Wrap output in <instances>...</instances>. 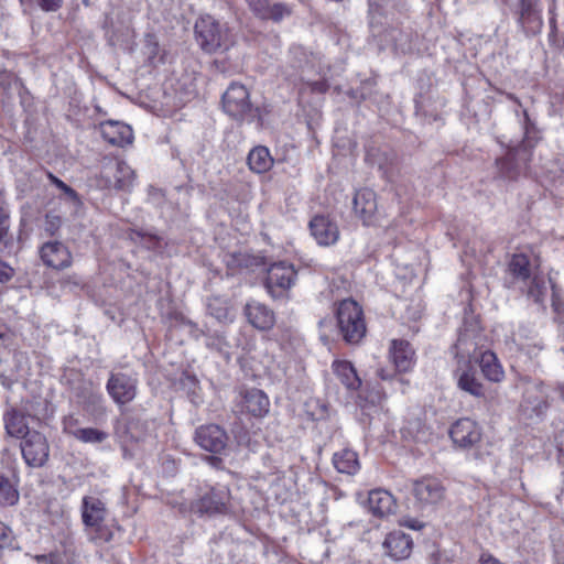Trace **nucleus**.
I'll list each match as a JSON object with an SVG mask.
<instances>
[{
    "label": "nucleus",
    "instance_id": "dca6fc26",
    "mask_svg": "<svg viewBox=\"0 0 564 564\" xmlns=\"http://www.w3.org/2000/svg\"><path fill=\"white\" fill-rule=\"evenodd\" d=\"M371 32L375 36L380 37V41L390 45L395 52L405 53L411 48V34L403 30L391 26L384 30H379V22L375 17L370 19Z\"/></svg>",
    "mask_w": 564,
    "mask_h": 564
},
{
    "label": "nucleus",
    "instance_id": "69168bd1",
    "mask_svg": "<svg viewBox=\"0 0 564 564\" xmlns=\"http://www.w3.org/2000/svg\"><path fill=\"white\" fill-rule=\"evenodd\" d=\"M404 525L413 530H421L422 528H424V523L416 519L405 520Z\"/></svg>",
    "mask_w": 564,
    "mask_h": 564
},
{
    "label": "nucleus",
    "instance_id": "39448f33",
    "mask_svg": "<svg viewBox=\"0 0 564 564\" xmlns=\"http://www.w3.org/2000/svg\"><path fill=\"white\" fill-rule=\"evenodd\" d=\"M80 511L84 525L94 529V534L90 536L93 541L108 542L112 539V532L104 528L107 509L101 499L85 496L82 500Z\"/></svg>",
    "mask_w": 564,
    "mask_h": 564
},
{
    "label": "nucleus",
    "instance_id": "423d86ee",
    "mask_svg": "<svg viewBox=\"0 0 564 564\" xmlns=\"http://www.w3.org/2000/svg\"><path fill=\"white\" fill-rule=\"evenodd\" d=\"M139 379L134 372H109L106 390L111 400L119 406L131 403L138 394Z\"/></svg>",
    "mask_w": 564,
    "mask_h": 564
},
{
    "label": "nucleus",
    "instance_id": "8fccbe9b",
    "mask_svg": "<svg viewBox=\"0 0 564 564\" xmlns=\"http://www.w3.org/2000/svg\"><path fill=\"white\" fill-rule=\"evenodd\" d=\"M129 238L133 241L138 239H147L150 242V247H158L160 243V237L153 232H148L142 229H131L129 232Z\"/></svg>",
    "mask_w": 564,
    "mask_h": 564
},
{
    "label": "nucleus",
    "instance_id": "2f4dec72",
    "mask_svg": "<svg viewBox=\"0 0 564 564\" xmlns=\"http://www.w3.org/2000/svg\"><path fill=\"white\" fill-rule=\"evenodd\" d=\"M333 465L338 473L347 475H355L360 469L357 453L349 448L334 453Z\"/></svg>",
    "mask_w": 564,
    "mask_h": 564
},
{
    "label": "nucleus",
    "instance_id": "37998d69",
    "mask_svg": "<svg viewBox=\"0 0 564 564\" xmlns=\"http://www.w3.org/2000/svg\"><path fill=\"white\" fill-rule=\"evenodd\" d=\"M519 289L525 292L527 296L535 303H542L546 293V282L544 278L533 275L527 285H521Z\"/></svg>",
    "mask_w": 564,
    "mask_h": 564
},
{
    "label": "nucleus",
    "instance_id": "a19ab883",
    "mask_svg": "<svg viewBox=\"0 0 564 564\" xmlns=\"http://www.w3.org/2000/svg\"><path fill=\"white\" fill-rule=\"evenodd\" d=\"M540 0H519V22L522 24L541 22Z\"/></svg>",
    "mask_w": 564,
    "mask_h": 564
},
{
    "label": "nucleus",
    "instance_id": "cd10ccee",
    "mask_svg": "<svg viewBox=\"0 0 564 564\" xmlns=\"http://www.w3.org/2000/svg\"><path fill=\"white\" fill-rule=\"evenodd\" d=\"M3 423L7 434L11 437L21 438V441L32 432L28 426L24 414L15 408H10L4 412Z\"/></svg>",
    "mask_w": 564,
    "mask_h": 564
},
{
    "label": "nucleus",
    "instance_id": "9b49d317",
    "mask_svg": "<svg viewBox=\"0 0 564 564\" xmlns=\"http://www.w3.org/2000/svg\"><path fill=\"white\" fill-rule=\"evenodd\" d=\"M230 491L226 486L212 487L194 505L200 516L225 514L228 511Z\"/></svg>",
    "mask_w": 564,
    "mask_h": 564
},
{
    "label": "nucleus",
    "instance_id": "6e6552de",
    "mask_svg": "<svg viewBox=\"0 0 564 564\" xmlns=\"http://www.w3.org/2000/svg\"><path fill=\"white\" fill-rule=\"evenodd\" d=\"M135 173L124 161H118L105 166L97 178V185L101 188L117 191H130L133 186Z\"/></svg>",
    "mask_w": 564,
    "mask_h": 564
},
{
    "label": "nucleus",
    "instance_id": "2eb2a0df",
    "mask_svg": "<svg viewBox=\"0 0 564 564\" xmlns=\"http://www.w3.org/2000/svg\"><path fill=\"white\" fill-rule=\"evenodd\" d=\"M449 436L454 444L462 448H470L481 440L478 424L470 419L457 420L449 429Z\"/></svg>",
    "mask_w": 564,
    "mask_h": 564
},
{
    "label": "nucleus",
    "instance_id": "f257e3e1",
    "mask_svg": "<svg viewBox=\"0 0 564 564\" xmlns=\"http://www.w3.org/2000/svg\"><path fill=\"white\" fill-rule=\"evenodd\" d=\"M194 33L197 45L206 54L226 53L236 44V36L228 24L209 14L196 20Z\"/></svg>",
    "mask_w": 564,
    "mask_h": 564
},
{
    "label": "nucleus",
    "instance_id": "a878e982",
    "mask_svg": "<svg viewBox=\"0 0 564 564\" xmlns=\"http://www.w3.org/2000/svg\"><path fill=\"white\" fill-rule=\"evenodd\" d=\"M412 545L410 535L401 531L389 533L383 542L388 555L397 561L408 558L412 552Z\"/></svg>",
    "mask_w": 564,
    "mask_h": 564
},
{
    "label": "nucleus",
    "instance_id": "393cba45",
    "mask_svg": "<svg viewBox=\"0 0 564 564\" xmlns=\"http://www.w3.org/2000/svg\"><path fill=\"white\" fill-rule=\"evenodd\" d=\"M389 352L398 372H408L413 368L415 351L409 341L393 339Z\"/></svg>",
    "mask_w": 564,
    "mask_h": 564
},
{
    "label": "nucleus",
    "instance_id": "1a4fd4ad",
    "mask_svg": "<svg viewBox=\"0 0 564 564\" xmlns=\"http://www.w3.org/2000/svg\"><path fill=\"white\" fill-rule=\"evenodd\" d=\"M24 463L31 468L43 467L50 457V445L44 434L32 431L20 443Z\"/></svg>",
    "mask_w": 564,
    "mask_h": 564
},
{
    "label": "nucleus",
    "instance_id": "ea45409f",
    "mask_svg": "<svg viewBox=\"0 0 564 564\" xmlns=\"http://www.w3.org/2000/svg\"><path fill=\"white\" fill-rule=\"evenodd\" d=\"M83 409L95 415H102L106 412L105 399L101 393L93 390L84 391L82 394Z\"/></svg>",
    "mask_w": 564,
    "mask_h": 564
},
{
    "label": "nucleus",
    "instance_id": "49530a36",
    "mask_svg": "<svg viewBox=\"0 0 564 564\" xmlns=\"http://www.w3.org/2000/svg\"><path fill=\"white\" fill-rule=\"evenodd\" d=\"M265 11L267 13L261 14L260 19L272 20L274 22H279L284 17L291 14V10L283 3L270 4V2H268Z\"/></svg>",
    "mask_w": 564,
    "mask_h": 564
},
{
    "label": "nucleus",
    "instance_id": "f8f14e48",
    "mask_svg": "<svg viewBox=\"0 0 564 564\" xmlns=\"http://www.w3.org/2000/svg\"><path fill=\"white\" fill-rule=\"evenodd\" d=\"M549 408L547 393L542 382H532L524 390L520 411L527 419L542 417Z\"/></svg>",
    "mask_w": 564,
    "mask_h": 564
},
{
    "label": "nucleus",
    "instance_id": "052dcab7",
    "mask_svg": "<svg viewBox=\"0 0 564 564\" xmlns=\"http://www.w3.org/2000/svg\"><path fill=\"white\" fill-rule=\"evenodd\" d=\"M322 74L324 75V77L319 80L310 82V78L305 80V82H307L312 91H314V93L323 94V93H326L329 88V85L325 78V74L323 72H322Z\"/></svg>",
    "mask_w": 564,
    "mask_h": 564
},
{
    "label": "nucleus",
    "instance_id": "774afa93",
    "mask_svg": "<svg viewBox=\"0 0 564 564\" xmlns=\"http://www.w3.org/2000/svg\"><path fill=\"white\" fill-rule=\"evenodd\" d=\"M557 448H558L561 458L564 462V431H562L560 436H558Z\"/></svg>",
    "mask_w": 564,
    "mask_h": 564
},
{
    "label": "nucleus",
    "instance_id": "412c9836",
    "mask_svg": "<svg viewBox=\"0 0 564 564\" xmlns=\"http://www.w3.org/2000/svg\"><path fill=\"white\" fill-rule=\"evenodd\" d=\"M412 491L416 500L423 505L437 503L444 497V487L438 479L433 477L415 480Z\"/></svg>",
    "mask_w": 564,
    "mask_h": 564
},
{
    "label": "nucleus",
    "instance_id": "680f3d73",
    "mask_svg": "<svg viewBox=\"0 0 564 564\" xmlns=\"http://www.w3.org/2000/svg\"><path fill=\"white\" fill-rule=\"evenodd\" d=\"M14 275V270L7 263L0 261V283L10 281Z\"/></svg>",
    "mask_w": 564,
    "mask_h": 564
},
{
    "label": "nucleus",
    "instance_id": "3c124183",
    "mask_svg": "<svg viewBox=\"0 0 564 564\" xmlns=\"http://www.w3.org/2000/svg\"><path fill=\"white\" fill-rule=\"evenodd\" d=\"M415 113L429 119L430 121H436L440 119L438 112L427 109L426 100L424 98L415 99Z\"/></svg>",
    "mask_w": 564,
    "mask_h": 564
},
{
    "label": "nucleus",
    "instance_id": "5fc2aeb1",
    "mask_svg": "<svg viewBox=\"0 0 564 564\" xmlns=\"http://www.w3.org/2000/svg\"><path fill=\"white\" fill-rule=\"evenodd\" d=\"M36 6L45 12H55L63 6V0H34Z\"/></svg>",
    "mask_w": 564,
    "mask_h": 564
},
{
    "label": "nucleus",
    "instance_id": "58836bf2",
    "mask_svg": "<svg viewBox=\"0 0 564 564\" xmlns=\"http://www.w3.org/2000/svg\"><path fill=\"white\" fill-rule=\"evenodd\" d=\"M9 214L0 207V256H9L14 252L15 242L11 236H9Z\"/></svg>",
    "mask_w": 564,
    "mask_h": 564
},
{
    "label": "nucleus",
    "instance_id": "0eeeda50",
    "mask_svg": "<svg viewBox=\"0 0 564 564\" xmlns=\"http://www.w3.org/2000/svg\"><path fill=\"white\" fill-rule=\"evenodd\" d=\"M224 111L235 120H245L252 117V105L248 89L239 83H231L223 94Z\"/></svg>",
    "mask_w": 564,
    "mask_h": 564
},
{
    "label": "nucleus",
    "instance_id": "ddd939ff",
    "mask_svg": "<svg viewBox=\"0 0 564 564\" xmlns=\"http://www.w3.org/2000/svg\"><path fill=\"white\" fill-rule=\"evenodd\" d=\"M289 64L301 80L308 79L313 74L321 75L323 70L321 57L300 45L290 48Z\"/></svg>",
    "mask_w": 564,
    "mask_h": 564
},
{
    "label": "nucleus",
    "instance_id": "72a5a7b5",
    "mask_svg": "<svg viewBox=\"0 0 564 564\" xmlns=\"http://www.w3.org/2000/svg\"><path fill=\"white\" fill-rule=\"evenodd\" d=\"M247 163L252 172L261 174L272 167L273 159L267 147L258 145L249 152Z\"/></svg>",
    "mask_w": 564,
    "mask_h": 564
},
{
    "label": "nucleus",
    "instance_id": "5701e85b",
    "mask_svg": "<svg viewBox=\"0 0 564 564\" xmlns=\"http://www.w3.org/2000/svg\"><path fill=\"white\" fill-rule=\"evenodd\" d=\"M102 138L116 147H124L133 141L132 128L121 121L108 120L100 123Z\"/></svg>",
    "mask_w": 564,
    "mask_h": 564
},
{
    "label": "nucleus",
    "instance_id": "4c0bfd02",
    "mask_svg": "<svg viewBox=\"0 0 564 564\" xmlns=\"http://www.w3.org/2000/svg\"><path fill=\"white\" fill-rule=\"evenodd\" d=\"M207 313L219 323L232 322L229 302L221 296H212L208 299Z\"/></svg>",
    "mask_w": 564,
    "mask_h": 564
},
{
    "label": "nucleus",
    "instance_id": "79ce46f5",
    "mask_svg": "<svg viewBox=\"0 0 564 564\" xmlns=\"http://www.w3.org/2000/svg\"><path fill=\"white\" fill-rule=\"evenodd\" d=\"M263 264V258L246 252H235L227 257V265L230 269H251Z\"/></svg>",
    "mask_w": 564,
    "mask_h": 564
},
{
    "label": "nucleus",
    "instance_id": "0e129e2a",
    "mask_svg": "<svg viewBox=\"0 0 564 564\" xmlns=\"http://www.w3.org/2000/svg\"><path fill=\"white\" fill-rule=\"evenodd\" d=\"M480 564H505L499 558L495 557L492 554L488 552L481 553L479 557Z\"/></svg>",
    "mask_w": 564,
    "mask_h": 564
},
{
    "label": "nucleus",
    "instance_id": "338daca9",
    "mask_svg": "<svg viewBox=\"0 0 564 564\" xmlns=\"http://www.w3.org/2000/svg\"><path fill=\"white\" fill-rule=\"evenodd\" d=\"M378 376L382 379V380H393L395 378V373H393L392 371L390 370H386V369H380L378 370Z\"/></svg>",
    "mask_w": 564,
    "mask_h": 564
},
{
    "label": "nucleus",
    "instance_id": "6ab92c4d",
    "mask_svg": "<svg viewBox=\"0 0 564 564\" xmlns=\"http://www.w3.org/2000/svg\"><path fill=\"white\" fill-rule=\"evenodd\" d=\"M352 203L356 216L362 220L364 225H371L378 210L377 194L375 191L371 188L357 191Z\"/></svg>",
    "mask_w": 564,
    "mask_h": 564
},
{
    "label": "nucleus",
    "instance_id": "4be33fe9",
    "mask_svg": "<svg viewBox=\"0 0 564 564\" xmlns=\"http://www.w3.org/2000/svg\"><path fill=\"white\" fill-rule=\"evenodd\" d=\"M310 230L319 246L334 245L339 238L337 225L324 215H316L312 218Z\"/></svg>",
    "mask_w": 564,
    "mask_h": 564
},
{
    "label": "nucleus",
    "instance_id": "de8ad7c7",
    "mask_svg": "<svg viewBox=\"0 0 564 564\" xmlns=\"http://www.w3.org/2000/svg\"><path fill=\"white\" fill-rule=\"evenodd\" d=\"M48 178L56 187H58L73 203L79 204V195L75 189H73L70 186H68L66 183H64L62 180L53 175L52 173H48Z\"/></svg>",
    "mask_w": 564,
    "mask_h": 564
},
{
    "label": "nucleus",
    "instance_id": "13d9d810",
    "mask_svg": "<svg viewBox=\"0 0 564 564\" xmlns=\"http://www.w3.org/2000/svg\"><path fill=\"white\" fill-rule=\"evenodd\" d=\"M12 542V531L3 522H0V549L9 546Z\"/></svg>",
    "mask_w": 564,
    "mask_h": 564
},
{
    "label": "nucleus",
    "instance_id": "09e8293b",
    "mask_svg": "<svg viewBox=\"0 0 564 564\" xmlns=\"http://www.w3.org/2000/svg\"><path fill=\"white\" fill-rule=\"evenodd\" d=\"M176 321L181 325L187 326L189 328L188 333H189L191 337L194 338L195 340H198L203 336L206 338V334H208V332H205L204 329L199 328L195 322L186 318L183 315L176 316Z\"/></svg>",
    "mask_w": 564,
    "mask_h": 564
},
{
    "label": "nucleus",
    "instance_id": "f3484780",
    "mask_svg": "<svg viewBox=\"0 0 564 564\" xmlns=\"http://www.w3.org/2000/svg\"><path fill=\"white\" fill-rule=\"evenodd\" d=\"M41 259L46 267L64 270L72 265L73 258L68 248L59 241H48L41 247Z\"/></svg>",
    "mask_w": 564,
    "mask_h": 564
},
{
    "label": "nucleus",
    "instance_id": "c9c22d12",
    "mask_svg": "<svg viewBox=\"0 0 564 564\" xmlns=\"http://www.w3.org/2000/svg\"><path fill=\"white\" fill-rule=\"evenodd\" d=\"M64 552H54L50 554L35 555V560L39 564H73L76 557V549L73 542L63 543Z\"/></svg>",
    "mask_w": 564,
    "mask_h": 564
},
{
    "label": "nucleus",
    "instance_id": "a211bd4d",
    "mask_svg": "<svg viewBox=\"0 0 564 564\" xmlns=\"http://www.w3.org/2000/svg\"><path fill=\"white\" fill-rule=\"evenodd\" d=\"M239 408L241 412L248 413L254 417H263L270 408L268 395L259 389H246L240 392Z\"/></svg>",
    "mask_w": 564,
    "mask_h": 564
},
{
    "label": "nucleus",
    "instance_id": "c756f323",
    "mask_svg": "<svg viewBox=\"0 0 564 564\" xmlns=\"http://www.w3.org/2000/svg\"><path fill=\"white\" fill-rule=\"evenodd\" d=\"M480 370L484 377L491 382H500L505 378V371L499 362L497 356L490 351L486 350L480 354L478 359Z\"/></svg>",
    "mask_w": 564,
    "mask_h": 564
},
{
    "label": "nucleus",
    "instance_id": "6e6d98bb",
    "mask_svg": "<svg viewBox=\"0 0 564 564\" xmlns=\"http://www.w3.org/2000/svg\"><path fill=\"white\" fill-rule=\"evenodd\" d=\"M453 349L455 350V355H470L471 350L467 347V334L460 333L458 336L457 341L453 346Z\"/></svg>",
    "mask_w": 564,
    "mask_h": 564
},
{
    "label": "nucleus",
    "instance_id": "b1692460",
    "mask_svg": "<svg viewBox=\"0 0 564 564\" xmlns=\"http://www.w3.org/2000/svg\"><path fill=\"white\" fill-rule=\"evenodd\" d=\"M245 314L248 322L259 330H269L274 326V312L260 302L251 301L247 303Z\"/></svg>",
    "mask_w": 564,
    "mask_h": 564
},
{
    "label": "nucleus",
    "instance_id": "aec40b11",
    "mask_svg": "<svg viewBox=\"0 0 564 564\" xmlns=\"http://www.w3.org/2000/svg\"><path fill=\"white\" fill-rule=\"evenodd\" d=\"M507 274L509 288L527 285L530 278L533 276L529 257L524 253L512 254L508 262Z\"/></svg>",
    "mask_w": 564,
    "mask_h": 564
},
{
    "label": "nucleus",
    "instance_id": "7ed1b4c3",
    "mask_svg": "<svg viewBox=\"0 0 564 564\" xmlns=\"http://www.w3.org/2000/svg\"><path fill=\"white\" fill-rule=\"evenodd\" d=\"M532 156V149L522 141L509 148L503 156L496 159V176L506 181H516L527 173Z\"/></svg>",
    "mask_w": 564,
    "mask_h": 564
},
{
    "label": "nucleus",
    "instance_id": "4468645a",
    "mask_svg": "<svg viewBox=\"0 0 564 564\" xmlns=\"http://www.w3.org/2000/svg\"><path fill=\"white\" fill-rule=\"evenodd\" d=\"M194 440L202 449L212 454H223L227 448L229 436L221 426L207 424L196 429Z\"/></svg>",
    "mask_w": 564,
    "mask_h": 564
},
{
    "label": "nucleus",
    "instance_id": "a18cd8bd",
    "mask_svg": "<svg viewBox=\"0 0 564 564\" xmlns=\"http://www.w3.org/2000/svg\"><path fill=\"white\" fill-rule=\"evenodd\" d=\"M148 432V423L139 417H129L124 425V435L132 442L142 441Z\"/></svg>",
    "mask_w": 564,
    "mask_h": 564
},
{
    "label": "nucleus",
    "instance_id": "e2e57ef3",
    "mask_svg": "<svg viewBox=\"0 0 564 564\" xmlns=\"http://www.w3.org/2000/svg\"><path fill=\"white\" fill-rule=\"evenodd\" d=\"M219 454H213L205 457V462L216 469L224 467V460L218 456Z\"/></svg>",
    "mask_w": 564,
    "mask_h": 564
},
{
    "label": "nucleus",
    "instance_id": "c03bdc74",
    "mask_svg": "<svg viewBox=\"0 0 564 564\" xmlns=\"http://www.w3.org/2000/svg\"><path fill=\"white\" fill-rule=\"evenodd\" d=\"M73 437L85 444L98 445L107 441L109 434L96 427H82L73 433Z\"/></svg>",
    "mask_w": 564,
    "mask_h": 564
},
{
    "label": "nucleus",
    "instance_id": "e433bc0d",
    "mask_svg": "<svg viewBox=\"0 0 564 564\" xmlns=\"http://www.w3.org/2000/svg\"><path fill=\"white\" fill-rule=\"evenodd\" d=\"M205 346L209 350L218 354L220 357H223L226 361H229L231 358L230 354V344L226 338V335L224 332H214L206 334L205 338Z\"/></svg>",
    "mask_w": 564,
    "mask_h": 564
},
{
    "label": "nucleus",
    "instance_id": "4d7b16f0",
    "mask_svg": "<svg viewBox=\"0 0 564 564\" xmlns=\"http://www.w3.org/2000/svg\"><path fill=\"white\" fill-rule=\"evenodd\" d=\"M249 8L257 17H261V14H265V8L268 6L269 0H246Z\"/></svg>",
    "mask_w": 564,
    "mask_h": 564
},
{
    "label": "nucleus",
    "instance_id": "603ef678",
    "mask_svg": "<svg viewBox=\"0 0 564 564\" xmlns=\"http://www.w3.org/2000/svg\"><path fill=\"white\" fill-rule=\"evenodd\" d=\"M61 223L62 219L59 216L47 214L45 216L44 230L53 236L58 230Z\"/></svg>",
    "mask_w": 564,
    "mask_h": 564
},
{
    "label": "nucleus",
    "instance_id": "20e7f679",
    "mask_svg": "<svg viewBox=\"0 0 564 564\" xmlns=\"http://www.w3.org/2000/svg\"><path fill=\"white\" fill-rule=\"evenodd\" d=\"M297 272L292 263L280 261L272 263L267 272L264 286L273 300H288L295 284Z\"/></svg>",
    "mask_w": 564,
    "mask_h": 564
},
{
    "label": "nucleus",
    "instance_id": "864d4df0",
    "mask_svg": "<svg viewBox=\"0 0 564 564\" xmlns=\"http://www.w3.org/2000/svg\"><path fill=\"white\" fill-rule=\"evenodd\" d=\"M145 48H147V54L149 56V59L154 63L158 54H159V51H160V46H159V43L155 39L154 35H148L147 36V44H145Z\"/></svg>",
    "mask_w": 564,
    "mask_h": 564
},
{
    "label": "nucleus",
    "instance_id": "9d476101",
    "mask_svg": "<svg viewBox=\"0 0 564 564\" xmlns=\"http://www.w3.org/2000/svg\"><path fill=\"white\" fill-rule=\"evenodd\" d=\"M365 161L372 167H377L381 176L390 183L395 182L400 169L398 156L392 150L369 147L366 151Z\"/></svg>",
    "mask_w": 564,
    "mask_h": 564
},
{
    "label": "nucleus",
    "instance_id": "7c9ffc66",
    "mask_svg": "<svg viewBox=\"0 0 564 564\" xmlns=\"http://www.w3.org/2000/svg\"><path fill=\"white\" fill-rule=\"evenodd\" d=\"M457 387L475 398H485L486 389L474 368L469 367L457 375Z\"/></svg>",
    "mask_w": 564,
    "mask_h": 564
},
{
    "label": "nucleus",
    "instance_id": "f704fd0d",
    "mask_svg": "<svg viewBox=\"0 0 564 564\" xmlns=\"http://www.w3.org/2000/svg\"><path fill=\"white\" fill-rule=\"evenodd\" d=\"M19 479L10 478L0 473V506L12 507L19 502L20 494L18 490Z\"/></svg>",
    "mask_w": 564,
    "mask_h": 564
},
{
    "label": "nucleus",
    "instance_id": "bf43d9fd",
    "mask_svg": "<svg viewBox=\"0 0 564 564\" xmlns=\"http://www.w3.org/2000/svg\"><path fill=\"white\" fill-rule=\"evenodd\" d=\"M64 432L70 436L76 431H80L82 427L78 426V420L73 415H69L63 420Z\"/></svg>",
    "mask_w": 564,
    "mask_h": 564
},
{
    "label": "nucleus",
    "instance_id": "473e14b6",
    "mask_svg": "<svg viewBox=\"0 0 564 564\" xmlns=\"http://www.w3.org/2000/svg\"><path fill=\"white\" fill-rule=\"evenodd\" d=\"M401 436L408 442H425L430 432L425 423L420 417H409L403 422L400 430Z\"/></svg>",
    "mask_w": 564,
    "mask_h": 564
},
{
    "label": "nucleus",
    "instance_id": "f03ea898",
    "mask_svg": "<svg viewBox=\"0 0 564 564\" xmlns=\"http://www.w3.org/2000/svg\"><path fill=\"white\" fill-rule=\"evenodd\" d=\"M338 332L346 344H359L366 336L367 327L361 306L352 299L339 302L336 310Z\"/></svg>",
    "mask_w": 564,
    "mask_h": 564
},
{
    "label": "nucleus",
    "instance_id": "c85d7f7f",
    "mask_svg": "<svg viewBox=\"0 0 564 564\" xmlns=\"http://www.w3.org/2000/svg\"><path fill=\"white\" fill-rule=\"evenodd\" d=\"M332 369L338 380L351 391H356L361 386V379L358 377L357 371L352 364L347 360H335Z\"/></svg>",
    "mask_w": 564,
    "mask_h": 564
},
{
    "label": "nucleus",
    "instance_id": "bb28decb",
    "mask_svg": "<svg viewBox=\"0 0 564 564\" xmlns=\"http://www.w3.org/2000/svg\"><path fill=\"white\" fill-rule=\"evenodd\" d=\"M395 507L394 499L390 492L383 489L371 490L368 496L369 511L379 518L393 512Z\"/></svg>",
    "mask_w": 564,
    "mask_h": 564
}]
</instances>
